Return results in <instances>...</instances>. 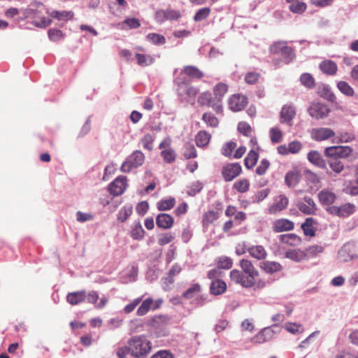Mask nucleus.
<instances>
[{"instance_id":"obj_1","label":"nucleus","mask_w":358,"mask_h":358,"mask_svg":"<svg viewBox=\"0 0 358 358\" xmlns=\"http://www.w3.org/2000/svg\"><path fill=\"white\" fill-rule=\"evenodd\" d=\"M242 271L233 269L230 272V278L236 284H240L242 287L255 289H262L266 286L264 280H255L259 276V271L255 268L252 262L248 259H242L238 264Z\"/></svg>"},{"instance_id":"obj_2","label":"nucleus","mask_w":358,"mask_h":358,"mask_svg":"<svg viewBox=\"0 0 358 358\" xmlns=\"http://www.w3.org/2000/svg\"><path fill=\"white\" fill-rule=\"evenodd\" d=\"M127 343L131 347V356L135 358H145L152 348L151 341L145 335L132 336Z\"/></svg>"},{"instance_id":"obj_3","label":"nucleus","mask_w":358,"mask_h":358,"mask_svg":"<svg viewBox=\"0 0 358 358\" xmlns=\"http://www.w3.org/2000/svg\"><path fill=\"white\" fill-rule=\"evenodd\" d=\"M269 52L282 56L286 64L291 62L295 57L294 49L285 41L273 42L269 47Z\"/></svg>"},{"instance_id":"obj_4","label":"nucleus","mask_w":358,"mask_h":358,"mask_svg":"<svg viewBox=\"0 0 358 358\" xmlns=\"http://www.w3.org/2000/svg\"><path fill=\"white\" fill-rule=\"evenodd\" d=\"M145 161V155L141 150H135L129 155L122 163L120 171L123 173H129L133 169L142 166Z\"/></svg>"},{"instance_id":"obj_5","label":"nucleus","mask_w":358,"mask_h":358,"mask_svg":"<svg viewBox=\"0 0 358 358\" xmlns=\"http://www.w3.org/2000/svg\"><path fill=\"white\" fill-rule=\"evenodd\" d=\"M324 152L327 157L339 159L350 156L352 152V148L350 146H330L326 148Z\"/></svg>"},{"instance_id":"obj_6","label":"nucleus","mask_w":358,"mask_h":358,"mask_svg":"<svg viewBox=\"0 0 358 358\" xmlns=\"http://www.w3.org/2000/svg\"><path fill=\"white\" fill-rule=\"evenodd\" d=\"M338 257L342 262H348L358 258V245L353 242L345 243L339 250Z\"/></svg>"},{"instance_id":"obj_7","label":"nucleus","mask_w":358,"mask_h":358,"mask_svg":"<svg viewBox=\"0 0 358 358\" xmlns=\"http://www.w3.org/2000/svg\"><path fill=\"white\" fill-rule=\"evenodd\" d=\"M159 148L162 150L161 156L165 162L171 164L176 159V153L171 147V139H164L159 144Z\"/></svg>"},{"instance_id":"obj_8","label":"nucleus","mask_w":358,"mask_h":358,"mask_svg":"<svg viewBox=\"0 0 358 358\" xmlns=\"http://www.w3.org/2000/svg\"><path fill=\"white\" fill-rule=\"evenodd\" d=\"M248 100L245 95L242 94H235L231 95L229 100V108L234 112L243 110L248 105Z\"/></svg>"},{"instance_id":"obj_9","label":"nucleus","mask_w":358,"mask_h":358,"mask_svg":"<svg viewBox=\"0 0 358 358\" xmlns=\"http://www.w3.org/2000/svg\"><path fill=\"white\" fill-rule=\"evenodd\" d=\"M126 176H120L117 177L108 187V190L113 196H120L125 191L127 183Z\"/></svg>"},{"instance_id":"obj_10","label":"nucleus","mask_w":358,"mask_h":358,"mask_svg":"<svg viewBox=\"0 0 358 358\" xmlns=\"http://www.w3.org/2000/svg\"><path fill=\"white\" fill-rule=\"evenodd\" d=\"M241 172L242 168L238 163H229L223 166L222 176L225 181L230 182L238 176Z\"/></svg>"},{"instance_id":"obj_11","label":"nucleus","mask_w":358,"mask_h":358,"mask_svg":"<svg viewBox=\"0 0 358 358\" xmlns=\"http://www.w3.org/2000/svg\"><path fill=\"white\" fill-rule=\"evenodd\" d=\"M308 112L312 117L320 120L327 117L330 113V109L324 103H313L309 106Z\"/></svg>"},{"instance_id":"obj_12","label":"nucleus","mask_w":358,"mask_h":358,"mask_svg":"<svg viewBox=\"0 0 358 358\" xmlns=\"http://www.w3.org/2000/svg\"><path fill=\"white\" fill-rule=\"evenodd\" d=\"M355 206L348 203L341 206H330L327 210L331 215L345 217L352 215L355 212Z\"/></svg>"},{"instance_id":"obj_13","label":"nucleus","mask_w":358,"mask_h":358,"mask_svg":"<svg viewBox=\"0 0 358 358\" xmlns=\"http://www.w3.org/2000/svg\"><path fill=\"white\" fill-rule=\"evenodd\" d=\"M297 208L305 215H314L317 210V206L314 200L310 196H304L302 201L296 203Z\"/></svg>"},{"instance_id":"obj_14","label":"nucleus","mask_w":358,"mask_h":358,"mask_svg":"<svg viewBox=\"0 0 358 358\" xmlns=\"http://www.w3.org/2000/svg\"><path fill=\"white\" fill-rule=\"evenodd\" d=\"M296 114V108L292 104H285L282 106L280 113V122L289 126L292 125V120Z\"/></svg>"},{"instance_id":"obj_15","label":"nucleus","mask_w":358,"mask_h":358,"mask_svg":"<svg viewBox=\"0 0 358 358\" xmlns=\"http://www.w3.org/2000/svg\"><path fill=\"white\" fill-rule=\"evenodd\" d=\"M289 204L288 198L284 194H280L274 198L273 203L268 208L270 214H276L285 210Z\"/></svg>"},{"instance_id":"obj_16","label":"nucleus","mask_w":358,"mask_h":358,"mask_svg":"<svg viewBox=\"0 0 358 358\" xmlns=\"http://www.w3.org/2000/svg\"><path fill=\"white\" fill-rule=\"evenodd\" d=\"M335 135L334 131L329 128H317L311 131L312 138L317 141L327 140Z\"/></svg>"},{"instance_id":"obj_17","label":"nucleus","mask_w":358,"mask_h":358,"mask_svg":"<svg viewBox=\"0 0 358 358\" xmlns=\"http://www.w3.org/2000/svg\"><path fill=\"white\" fill-rule=\"evenodd\" d=\"M301 178L300 170L294 169L288 171L285 176V182L290 188L296 187Z\"/></svg>"},{"instance_id":"obj_18","label":"nucleus","mask_w":358,"mask_h":358,"mask_svg":"<svg viewBox=\"0 0 358 358\" xmlns=\"http://www.w3.org/2000/svg\"><path fill=\"white\" fill-rule=\"evenodd\" d=\"M247 251L251 257L257 260H264L268 255L266 249L261 245L248 246Z\"/></svg>"},{"instance_id":"obj_19","label":"nucleus","mask_w":358,"mask_h":358,"mask_svg":"<svg viewBox=\"0 0 358 358\" xmlns=\"http://www.w3.org/2000/svg\"><path fill=\"white\" fill-rule=\"evenodd\" d=\"M294 227V222L288 219L285 218L276 220L273 224V230L277 233L285 231H290L292 230Z\"/></svg>"},{"instance_id":"obj_20","label":"nucleus","mask_w":358,"mask_h":358,"mask_svg":"<svg viewBox=\"0 0 358 358\" xmlns=\"http://www.w3.org/2000/svg\"><path fill=\"white\" fill-rule=\"evenodd\" d=\"M156 224L159 228L169 229L173 227L174 219L167 213H160L156 217Z\"/></svg>"},{"instance_id":"obj_21","label":"nucleus","mask_w":358,"mask_h":358,"mask_svg":"<svg viewBox=\"0 0 358 358\" xmlns=\"http://www.w3.org/2000/svg\"><path fill=\"white\" fill-rule=\"evenodd\" d=\"M319 68L323 73L327 76H334L338 71V66L336 62L329 59H325L321 62Z\"/></svg>"},{"instance_id":"obj_22","label":"nucleus","mask_w":358,"mask_h":358,"mask_svg":"<svg viewBox=\"0 0 358 358\" xmlns=\"http://www.w3.org/2000/svg\"><path fill=\"white\" fill-rule=\"evenodd\" d=\"M336 199V194L327 189H324L318 193V199L322 205L329 206L334 203Z\"/></svg>"},{"instance_id":"obj_23","label":"nucleus","mask_w":358,"mask_h":358,"mask_svg":"<svg viewBox=\"0 0 358 358\" xmlns=\"http://www.w3.org/2000/svg\"><path fill=\"white\" fill-rule=\"evenodd\" d=\"M281 243L289 246H298L302 243V239L296 234H285L280 236Z\"/></svg>"},{"instance_id":"obj_24","label":"nucleus","mask_w":358,"mask_h":358,"mask_svg":"<svg viewBox=\"0 0 358 358\" xmlns=\"http://www.w3.org/2000/svg\"><path fill=\"white\" fill-rule=\"evenodd\" d=\"M260 268L264 272L273 274L282 270V266L279 262L273 261H265L260 264Z\"/></svg>"},{"instance_id":"obj_25","label":"nucleus","mask_w":358,"mask_h":358,"mask_svg":"<svg viewBox=\"0 0 358 358\" xmlns=\"http://www.w3.org/2000/svg\"><path fill=\"white\" fill-rule=\"evenodd\" d=\"M288 3L289 10L296 14H302L307 9V5L305 2L300 0H286Z\"/></svg>"},{"instance_id":"obj_26","label":"nucleus","mask_w":358,"mask_h":358,"mask_svg":"<svg viewBox=\"0 0 358 358\" xmlns=\"http://www.w3.org/2000/svg\"><path fill=\"white\" fill-rule=\"evenodd\" d=\"M316 222L315 219L313 217H307L305 220V222L301 224V229L303 231V234L310 237H313L315 236L316 229L315 227V224Z\"/></svg>"},{"instance_id":"obj_27","label":"nucleus","mask_w":358,"mask_h":358,"mask_svg":"<svg viewBox=\"0 0 358 358\" xmlns=\"http://www.w3.org/2000/svg\"><path fill=\"white\" fill-rule=\"evenodd\" d=\"M86 292L85 290L69 293L66 296L67 301L71 305H77L85 301Z\"/></svg>"},{"instance_id":"obj_28","label":"nucleus","mask_w":358,"mask_h":358,"mask_svg":"<svg viewBox=\"0 0 358 358\" xmlns=\"http://www.w3.org/2000/svg\"><path fill=\"white\" fill-rule=\"evenodd\" d=\"M308 159L313 164L320 168H324L326 163L321 154L316 150H311L308 153Z\"/></svg>"},{"instance_id":"obj_29","label":"nucleus","mask_w":358,"mask_h":358,"mask_svg":"<svg viewBox=\"0 0 358 358\" xmlns=\"http://www.w3.org/2000/svg\"><path fill=\"white\" fill-rule=\"evenodd\" d=\"M49 15L52 18L60 21H68L74 17V13L71 10H52Z\"/></svg>"},{"instance_id":"obj_30","label":"nucleus","mask_w":358,"mask_h":358,"mask_svg":"<svg viewBox=\"0 0 358 358\" xmlns=\"http://www.w3.org/2000/svg\"><path fill=\"white\" fill-rule=\"evenodd\" d=\"M259 151L250 150L244 159V164L248 169H252L256 165L259 159Z\"/></svg>"},{"instance_id":"obj_31","label":"nucleus","mask_w":358,"mask_h":358,"mask_svg":"<svg viewBox=\"0 0 358 358\" xmlns=\"http://www.w3.org/2000/svg\"><path fill=\"white\" fill-rule=\"evenodd\" d=\"M211 135L206 131H200L195 136V142L198 147L207 146L210 141Z\"/></svg>"},{"instance_id":"obj_32","label":"nucleus","mask_w":358,"mask_h":358,"mask_svg":"<svg viewBox=\"0 0 358 358\" xmlns=\"http://www.w3.org/2000/svg\"><path fill=\"white\" fill-rule=\"evenodd\" d=\"M182 73L189 78L194 79H201L203 77V72L194 66H185L183 68Z\"/></svg>"},{"instance_id":"obj_33","label":"nucleus","mask_w":358,"mask_h":358,"mask_svg":"<svg viewBox=\"0 0 358 358\" xmlns=\"http://www.w3.org/2000/svg\"><path fill=\"white\" fill-rule=\"evenodd\" d=\"M153 303L154 300L151 297L145 299L138 308L136 315L138 316L145 315L152 309Z\"/></svg>"},{"instance_id":"obj_34","label":"nucleus","mask_w":358,"mask_h":358,"mask_svg":"<svg viewBox=\"0 0 358 358\" xmlns=\"http://www.w3.org/2000/svg\"><path fill=\"white\" fill-rule=\"evenodd\" d=\"M210 289L213 294L218 295L225 292L227 285L223 280L217 279L212 282Z\"/></svg>"},{"instance_id":"obj_35","label":"nucleus","mask_w":358,"mask_h":358,"mask_svg":"<svg viewBox=\"0 0 358 358\" xmlns=\"http://www.w3.org/2000/svg\"><path fill=\"white\" fill-rule=\"evenodd\" d=\"M43 4L41 1H33L29 8L22 10V15L24 17H28L29 16L34 15L36 16L39 11L38 8L43 7Z\"/></svg>"},{"instance_id":"obj_36","label":"nucleus","mask_w":358,"mask_h":358,"mask_svg":"<svg viewBox=\"0 0 358 358\" xmlns=\"http://www.w3.org/2000/svg\"><path fill=\"white\" fill-rule=\"evenodd\" d=\"M229 90L228 85L220 83L217 84L213 88V94L216 99L222 101L224 95Z\"/></svg>"},{"instance_id":"obj_37","label":"nucleus","mask_w":358,"mask_h":358,"mask_svg":"<svg viewBox=\"0 0 358 358\" xmlns=\"http://www.w3.org/2000/svg\"><path fill=\"white\" fill-rule=\"evenodd\" d=\"M272 335V332L268 329H264L259 332L252 339V341L255 343H263L266 342Z\"/></svg>"},{"instance_id":"obj_38","label":"nucleus","mask_w":358,"mask_h":358,"mask_svg":"<svg viewBox=\"0 0 358 358\" xmlns=\"http://www.w3.org/2000/svg\"><path fill=\"white\" fill-rule=\"evenodd\" d=\"M133 208L131 205L123 206L117 215V219L120 222H124L132 214Z\"/></svg>"},{"instance_id":"obj_39","label":"nucleus","mask_w":358,"mask_h":358,"mask_svg":"<svg viewBox=\"0 0 358 358\" xmlns=\"http://www.w3.org/2000/svg\"><path fill=\"white\" fill-rule=\"evenodd\" d=\"M135 57L137 60V64L141 66L151 65L155 61L154 58L150 55L136 53Z\"/></svg>"},{"instance_id":"obj_40","label":"nucleus","mask_w":358,"mask_h":358,"mask_svg":"<svg viewBox=\"0 0 358 358\" xmlns=\"http://www.w3.org/2000/svg\"><path fill=\"white\" fill-rule=\"evenodd\" d=\"M217 268L230 269L233 266V259L227 256L219 257L216 260Z\"/></svg>"},{"instance_id":"obj_41","label":"nucleus","mask_w":358,"mask_h":358,"mask_svg":"<svg viewBox=\"0 0 358 358\" xmlns=\"http://www.w3.org/2000/svg\"><path fill=\"white\" fill-rule=\"evenodd\" d=\"M285 257L296 262H300L306 258L304 250H290L286 252Z\"/></svg>"},{"instance_id":"obj_42","label":"nucleus","mask_w":358,"mask_h":358,"mask_svg":"<svg viewBox=\"0 0 358 358\" xmlns=\"http://www.w3.org/2000/svg\"><path fill=\"white\" fill-rule=\"evenodd\" d=\"M269 136L273 143H280L283 139V133L278 127H273L269 130Z\"/></svg>"},{"instance_id":"obj_43","label":"nucleus","mask_w":358,"mask_h":358,"mask_svg":"<svg viewBox=\"0 0 358 358\" xmlns=\"http://www.w3.org/2000/svg\"><path fill=\"white\" fill-rule=\"evenodd\" d=\"M250 186V181L246 178L238 180L236 181L233 185L234 189L240 193H245L248 192L249 190Z\"/></svg>"},{"instance_id":"obj_44","label":"nucleus","mask_w":358,"mask_h":358,"mask_svg":"<svg viewBox=\"0 0 358 358\" xmlns=\"http://www.w3.org/2000/svg\"><path fill=\"white\" fill-rule=\"evenodd\" d=\"M201 291V287L198 283L193 284L183 294L182 297L190 299L197 296Z\"/></svg>"},{"instance_id":"obj_45","label":"nucleus","mask_w":358,"mask_h":358,"mask_svg":"<svg viewBox=\"0 0 358 358\" xmlns=\"http://www.w3.org/2000/svg\"><path fill=\"white\" fill-rule=\"evenodd\" d=\"M324 251V248L320 245H313L307 248L305 250L306 258H313Z\"/></svg>"},{"instance_id":"obj_46","label":"nucleus","mask_w":358,"mask_h":358,"mask_svg":"<svg viewBox=\"0 0 358 358\" xmlns=\"http://www.w3.org/2000/svg\"><path fill=\"white\" fill-rule=\"evenodd\" d=\"M218 218V213L211 210H208L203 215L202 224L204 227H208L215 220Z\"/></svg>"},{"instance_id":"obj_47","label":"nucleus","mask_w":358,"mask_h":358,"mask_svg":"<svg viewBox=\"0 0 358 358\" xmlns=\"http://www.w3.org/2000/svg\"><path fill=\"white\" fill-rule=\"evenodd\" d=\"M146 39L149 42L156 45H161L166 43V38L161 34L156 33H150L146 36Z\"/></svg>"},{"instance_id":"obj_48","label":"nucleus","mask_w":358,"mask_h":358,"mask_svg":"<svg viewBox=\"0 0 358 358\" xmlns=\"http://www.w3.org/2000/svg\"><path fill=\"white\" fill-rule=\"evenodd\" d=\"M176 203V200L173 197L166 199H162L157 202V208L159 210L164 211L171 209Z\"/></svg>"},{"instance_id":"obj_49","label":"nucleus","mask_w":358,"mask_h":358,"mask_svg":"<svg viewBox=\"0 0 358 358\" xmlns=\"http://www.w3.org/2000/svg\"><path fill=\"white\" fill-rule=\"evenodd\" d=\"M145 235V231L143 229L141 223L138 222L134 224L131 231V236L134 240H142Z\"/></svg>"},{"instance_id":"obj_50","label":"nucleus","mask_w":358,"mask_h":358,"mask_svg":"<svg viewBox=\"0 0 358 358\" xmlns=\"http://www.w3.org/2000/svg\"><path fill=\"white\" fill-rule=\"evenodd\" d=\"M300 81L303 86L309 89H313L316 85L314 78L308 73L301 74Z\"/></svg>"},{"instance_id":"obj_51","label":"nucleus","mask_w":358,"mask_h":358,"mask_svg":"<svg viewBox=\"0 0 358 358\" xmlns=\"http://www.w3.org/2000/svg\"><path fill=\"white\" fill-rule=\"evenodd\" d=\"M237 145L235 142L229 141L225 143L221 150L222 154L225 157H231L234 151L236 148Z\"/></svg>"},{"instance_id":"obj_52","label":"nucleus","mask_w":358,"mask_h":358,"mask_svg":"<svg viewBox=\"0 0 358 358\" xmlns=\"http://www.w3.org/2000/svg\"><path fill=\"white\" fill-rule=\"evenodd\" d=\"M337 87L338 90L345 95L348 96H352L354 95V90L345 81H339L337 84Z\"/></svg>"},{"instance_id":"obj_53","label":"nucleus","mask_w":358,"mask_h":358,"mask_svg":"<svg viewBox=\"0 0 358 358\" xmlns=\"http://www.w3.org/2000/svg\"><path fill=\"white\" fill-rule=\"evenodd\" d=\"M202 120L206 124L211 127H216L219 124L218 119L210 113H206L203 115Z\"/></svg>"},{"instance_id":"obj_54","label":"nucleus","mask_w":358,"mask_h":358,"mask_svg":"<svg viewBox=\"0 0 358 358\" xmlns=\"http://www.w3.org/2000/svg\"><path fill=\"white\" fill-rule=\"evenodd\" d=\"M328 164L331 169L336 173H341L344 169V165L339 159L331 158Z\"/></svg>"},{"instance_id":"obj_55","label":"nucleus","mask_w":358,"mask_h":358,"mask_svg":"<svg viewBox=\"0 0 358 358\" xmlns=\"http://www.w3.org/2000/svg\"><path fill=\"white\" fill-rule=\"evenodd\" d=\"M155 139L154 134H147L141 138V143L145 149L152 150L153 149V142Z\"/></svg>"},{"instance_id":"obj_56","label":"nucleus","mask_w":358,"mask_h":358,"mask_svg":"<svg viewBox=\"0 0 358 358\" xmlns=\"http://www.w3.org/2000/svg\"><path fill=\"white\" fill-rule=\"evenodd\" d=\"M271 166V163L267 159H262L255 170L259 176H264Z\"/></svg>"},{"instance_id":"obj_57","label":"nucleus","mask_w":358,"mask_h":358,"mask_svg":"<svg viewBox=\"0 0 358 358\" xmlns=\"http://www.w3.org/2000/svg\"><path fill=\"white\" fill-rule=\"evenodd\" d=\"M183 156L185 159H189L195 158L197 156L196 150L194 146L191 143H187L185 145Z\"/></svg>"},{"instance_id":"obj_58","label":"nucleus","mask_w":358,"mask_h":358,"mask_svg":"<svg viewBox=\"0 0 358 358\" xmlns=\"http://www.w3.org/2000/svg\"><path fill=\"white\" fill-rule=\"evenodd\" d=\"M213 98L210 92H203L198 98V103L202 106H208L213 102Z\"/></svg>"},{"instance_id":"obj_59","label":"nucleus","mask_w":358,"mask_h":358,"mask_svg":"<svg viewBox=\"0 0 358 358\" xmlns=\"http://www.w3.org/2000/svg\"><path fill=\"white\" fill-rule=\"evenodd\" d=\"M260 77H261V75L259 73L251 71V72H248L245 74L244 80H245V83L249 85H255L258 82Z\"/></svg>"},{"instance_id":"obj_60","label":"nucleus","mask_w":358,"mask_h":358,"mask_svg":"<svg viewBox=\"0 0 358 358\" xmlns=\"http://www.w3.org/2000/svg\"><path fill=\"white\" fill-rule=\"evenodd\" d=\"M210 13V9L209 8H203L199 9L195 15L194 16V20L195 22H200L206 19Z\"/></svg>"},{"instance_id":"obj_61","label":"nucleus","mask_w":358,"mask_h":358,"mask_svg":"<svg viewBox=\"0 0 358 358\" xmlns=\"http://www.w3.org/2000/svg\"><path fill=\"white\" fill-rule=\"evenodd\" d=\"M48 37L50 40L56 42L64 38V34L61 30L52 28L48 31Z\"/></svg>"},{"instance_id":"obj_62","label":"nucleus","mask_w":358,"mask_h":358,"mask_svg":"<svg viewBox=\"0 0 358 358\" xmlns=\"http://www.w3.org/2000/svg\"><path fill=\"white\" fill-rule=\"evenodd\" d=\"M285 329L292 333V334H296L300 333L303 331V327L301 324H296V323H292V322H287L285 324Z\"/></svg>"},{"instance_id":"obj_63","label":"nucleus","mask_w":358,"mask_h":358,"mask_svg":"<svg viewBox=\"0 0 358 358\" xmlns=\"http://www.w3.org/2000/svg\"><path fill=\"white\" fill-rule=\"evenodd\" d=\"M174 239L171 233H164L159 236L158 244L161 246L170 243Z\"/></svg>"},{"instance_id":"obj_64","label":"nucleus","mask_w":358,"mask_h":358,"mask_svg":"<svg viewBox=\"0 0 358 358\" xmlns=\"http://www.w3.org/2000/svg\"><path fill=\"white\" fill-rule=\"evenodd\" d=\"M129 354L131 355V350L129 345L128 346L124 345L120 347L116 351V355L118 358H127Z\"/></svg>"}]
</instances>
